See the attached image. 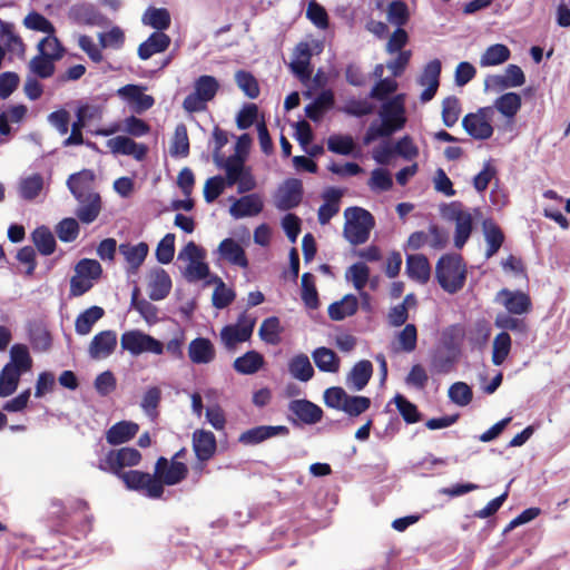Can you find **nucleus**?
Segmentation results:
<instances>
[{
	"instance_id": "7ed1b4c3",
	"label": "nucleus",
	"mask_w": 570,
	"mask_h": 570,
	"mask_svg": "<svg viewBox=\"0 0 570 570\" xmlns=\"http://www.w3.org/2000/svg\"><path fill=\"white\" fill-rule=\"evenodd\" d=\"M344 237L352 245H361L367 242L370 233L375 225L373 215L361 207H348L344 212Z\"/></svg>"
},
{
	"instance_id": "79ce46f5",
	"label": "nucleus",
	"mask_w": 570,
	"mask_h": 570,
	"mask_svg": "<svg viewBox=\"0 0 570 570\" xmlns=\"http://www.w3.org/2000/svg\"><path fill=\"white\" fill-rule=\"evenodd\" d=\"M21 374L13 365L3 366L0 372V397H7L16 392Z\"/></svg>"
},
{
	"instance_id": "6e6552de",
	"label": "nucleus",
	"mask_w": 570,
	"mask_h": 570,
	"mask_svg": "<svg viewBox=\"0 0 570 570\" xmlns=\"http://www.w3.org/2000/svg\"><path fill=\"white\" fill-rule=\"evenodd\" d=\"M119 479L128 490L140 492L150 499H160L165 491L155 473L150 474L139 470H129L120 474Z\"/></svg>"
},
{
	"instance_id": "a211bd4d",
	"label": "nucleus",
	"mask_w": 570,
	"mask_h": 570,
	"mask_svg": "<svg viewBox=\"0 0 570 570\" xmlns=\"http://www.w3.org/2000/svg\"><path fill=\"white\" fill-rule=\"evenodd\" d=\"M95 181V174L91 169H82L78 173L71 174L67 179V187L77 199L82 202V198L89 194H97L92 189Z\"/></svg>"
},
{
	"instance_id": "0e129e2a",
	"label": "nucleus",
	"mask_w": 570,
	"mask_h": 570,
	"mask_svg": "<svg viewBox=\"0 0 570 570\" xmlns=\"http://www.w3.org/2000/svg\"><path fill=\"white\" fill-rule=\"evenodd\" d=\"M80 232L79 224L76 218H63L56 226V234L61 242L71 243L76 240Z\"/></svg>"
},
{
	"instance_id": "412c9836",
	"label": "nucleus",
	"mask_w": 570,
	"mask_h": 570,
	"mask_svg": "<svg viewBox=\"0 0 570 570\" xmlns=\"http://www.w3.org/2000/svg\"><path fill=\"white\" fill-rule=\"evenodd\" d=\"M499 295L503 297V305L509 314L522 315L532 309L531 298L524 292L503 288Z\"/></svg>"
},
{
	"instance_id": "e433bc0d",
	"label": "nucleus",
	"mask_w": 570,
	"mask_h": 570,
	"mask_svg": "<svg viewBox=\"0 0 570 570\" xmlns=\"http://www.w3.org/2000/svg\"><path fill=\"white\" fill-rule=\"evenodd\" d=\"M139 288L135 287L131 293V306L149 324H156L159 321L158 307L145 298H139Z\"/></svg>"
},
{
	"instance_id": "393cba45",
	"label": "nucleus",
	"mask_w": 570,
	"mask_h": 570,
	"mask_svg": "<svg viewBox=\"0 0 570 570\" xmlns=\"http://www.w3.org/2000/svg\"><path fill=\"white\" fill-rule=\"evenodd\" d=\"M373 375V364L368 360L356 362L346 375V385L353 391H362Z\"/></svg>"
},
{
	"instance_id": "1a4fd4ad",
	"label": "nucleus",
	"mask_w": 570,
	"mask_h": 570,
	"mask_svg": "<svg viewBox=\"0 0 570 570\" xmlns=\"http://www.w3.org/2000/svg\"><path fill=\"white\" fill-rule=\"evenodd\" d=\"M120 344L122 350L128 351L135 356L142 353H153L155 355L164 353V344L160 341L138 330L122 333Z\"/></svg>"
},
{
	"instance_id": "bb28decb",
	"label": "nucleus",
	"mask_w": 570,
	"mask_h": 570,
	"mask_svg": "<svg viewBox=\"0 0 570 570\" xmlns=\"http://www.w3.org/2000/svg\"><path fill=\"white\" fill-rule=\"evenodd\" d=\"M342 196V190L334 187H330L323 193L322 197L324 199V204L320 206L317 212V219L321 225L328 224L330 220L337 215L340 212V199Z\"/></svg>"
},
{
	"instance_id": "a878e982",
	"label": "nucleus",
	"mask_w": 570,
	"mask_h": 570,
	"mask_svg": "<svg viewBox=\"0 0 570 570\" xmlns=\"http://www.w3.org/2000/svg\"><path fill=\"white\" fill-rule=\"evenodd\" d=\"M218 253L223 259L234 266L247 268L249 263L245 249L234 238H225L218 245Z\"/></svg>"
},
{
	"instance_id": "f3484780",
	"label": "nucleus",
	"mask_w": 570,
	"mask_h": 570,
	"mask_svg": "<svg viewBox=\"0 0 570 570\" xmlns=\"http://www.w3.org/2000/svg\"><path fill=\"white\" fill-rule=\"evenodd\" d=\"M117 346V334L115 331L106 330L97 333L88 347L91 358H106L114 353Z\"/></svg>"
},
{
	"instance_id": "7c9ffc66",
	"label": "nucleus",
	"mask_w": 570,
	"mask_h": 570,
	"mask_svg": "<svg viewBox=\"0 0 570 570\" xmlns=\"http://www.w3.org/2000/svg\"><path fill=\"white\" fill-rule=\"evenodd\" d=\"M170 46V37L164 32H153L146 41L138 47V57L147 60L155 53L164 52Z\"/></svg>"
},
{
	"instance_id": "e2e57ef3",
	"label": "nucleus",
	"mask_w": 570,
	"mask_h": 570,
	"mask_svg": "<svg viewBox=\"0 0 570 570\" xmlns=\"http://www.w3.org/2000/svg\"><path fill=\"white\" fill-rule=\"evenodd\" d=\"M237 86L244 91V94L255 99L259 96V86L256 78L248 71L238 70L235 75Z\"/></svg>"
},
{
	"instance_id": "20e7f679",
	"label": "nucleus",
	"mask_w": 570,
	"mask_h": 570,
	"mask_svg": "<svg viewBox=\"0 0 570 570\" xmlns=\"http://www.w3.org/2000/svg\"><path fill=\"white\" fill-rule=\"evenodd\" d=\"M220 168L225 169V183L228 187L237 185L239 194L248 193L255 189L256 180L252 168L246 166L243 155L233 154L223 158Z\"/></svg>"
},
{
	"instance_id": "4468645a",
	"label": "nucleus",
	"mask_w": 570,
	"mask_h": 570,
	"mask_svg": "<svg viewBox=\"0 0 570 570\" xmlns=\"http://www.w3.org/2000/svg\"><path fill=\"white\" fill-rule=\"evenodd\" d=\"M289 430L285 425H259L240 433L238 442L243 445H257L271 438L287 435Z\"/></svg>"
},
{
	"instance_id": "13d9d810",
	"label": "nucleus",
	"mask_w": 570,
	"mask_h": 570,
	"mask_svg": "<svg viewBox=\"0 0 570 570\" xmlns=\"http://www.w3.org/2000/svg\"><path fill=\"white\" fill-rule=\"evenodd\" d=\"M394 403L403 420L407 424H413L421 421V413L419 412L417 406L410 402L405 396L396 394L394 396Z\"/></svg>"
},
{
	"instance_id": "c9c22d12",
	"label": "nucleus",
	"mask_w": 570,
	"mask_h": 570,
	"mask_svg": "<svg viewBox=\"0 0 570 570\" xmlns=\"http://www.w3.org/2000/svg\"><path fill=\"white\" fill-rule=\"evenodd\" d=\"M119 252L132 269H138L145 262L149 247L145 242H140L137 245L127 243L120 244Z\"/></svg>"
},
{
	"instance_id": "2f4dec72",
	"label": "nucleus",
	"mask_w": 570,
	"mask_h": 570,
	"mask_svg": "<svg viewBox=\"0 0 570 570\" xmlns=\"http://www.w3.org/2000/svg\"><path fill=\"white\" fill-rule=\"evenodd\" d=\"M79 207L76 210L77 218L83 224H91L97 219L101 212V197L99 194H89L82 202H78Z\"/></svg>"
},
{
	"instance_id": "bf43d9fd",
	"label": "nucleus",
	"mask_w": 570,
	"mask_h": 570,
	"mask_svg": "<svg viewBox=\"0 0 570 570\" xmlns=\"http://www.w3.org/2000/svg\"><path fill=\"white\" fill-rule=\"evenodd\" d=\"M461 105L455 96H449L442 101V121L446 127H453L460 117Z\"/></svg>"
},
{
	"instance_id": "8fccbe9b",
	"label": "nucleus",
	"mask_w": 570,
	"mask_h": 570,
	"mask_svg": "<svg viewBox=\"0 0 570 570\" xmlns=\"http://www.w3.org/2000/svg\"><path fill=\"white\" fill-rule=\"evenodd\" d=\"M43 189V178L40 174H32L19 184V194L26 200H33Z\"/></svg>"
},
{
	"instance_id": "a19ab883",
	"label": "nucleus",
	"mask_w": 570,
	"mask_h": 570,
	"mask_svg": "<svg viewBox=\"0 0 570 570\" xmlns=\"http://www.w3.org/2000/svg\"><path fill=\"white\" fill-rule=\"evenodd\" d=\"M484 236L487 240V252L485 256L488 258L495 255L499 249L501 248L503 242H504V234L502 229L492 222H484Z\"/></svg>"
},
{
	"instance_id": "338daca9",
	"label": "nucleus",
	"mask_w": 570,
	"mask_h": 570,
	"mask_svg": "<svg viewBox=\"0 0 570 570\" xmlns=\"http://www.w3.org/2000/svg\"><path fill=\"white\" fill-rule=\"evenodd\" d=\"M371 406V399L363 395H347L342 412L350 416H358Z\"/></svg>"
},
{
	"instance_id": "c85d7f7f",
	"label": "nucleus",
	"mask_w": 570,
	"mask_h": 570,
	"mask_svg": "<svg viewBox=\"0 0 570 570\" xmlns=\"http://www.w3.org/2000/svg\"><path fill=\"white\" fill-rule=\"evenodd\" d=\"M431 264L423 254L407 255L406 274L420 284H426L431 278Z\"/></svg>"
},
{
	"instance_id": "39448f33",
	"label": "nucleus",
	"mask_w": 570,
	"mask_h": 570,
	"mask_svg": "<svg viewBox=\"0 0 570 570\" xmlns=\"http://www.w3.org/2000/svg\"><path fill=\"white\" fill-rule=\"evenodd\" d=\"M219 82L214 76L203 75L194 82V91L185 97L183 107L188 112H199L206 109L219 90Z\"/></svg>"
},
{
	"instance_id": "2eb2a0df",
	"label": "nucleus",
	"mask_w": 570,
	"mask_h": 570,
	"mask_svg": "<svg viewBox=\"0 0 570 570\" xmlns=\"http://www.w3.org/2000/svg\"><path fill=\"white\" fill-rule=\"evenodd\" d=\"M441 61L439 59L431 60L423 69L419 78L421 86H426L422 91L420 99L422 102L432 100L440 86Z\"/></svg>"
},
{
	"instance_id": "4be33fe9",
	"label": "nucleus",
	"mask_w": 570,
	"mask_h": 570,
	"mask_svg": "<svg viewBox=\"0 0 570 570\" xmlns=\"http://www.w3.org/2000/svg\"><path fill=\"white\" fill-rule=\"evenodd\" d=\"M114 154L132 156L137 160H142L147 155V147L144 144H137L127 136H117L107 142Z\"/></svg>"
},
{
	"instance_id": "58836bf2",
	"label": "nucleus",
	"mask_w": 570,
	"mask_h": 570,
	"mask_svg": "<svg viewBox=\"0 0 570 570\" xmlns=\"http://www.w3.org/2000/svg\"><path fill=\"white\" fill-rule=\"evenodd\" d=\"M105 314V311L100 306H91L80 313L75 322V330L79 335H87L91 332L92 326L98 322Z\"/></svg>"
},
{
	"instance_id": "0eeeda50",
	"label": "nucleus",
	"mask_w": 570,
	"mask_h": 570,
	"mask_svg": "<svg viewBox=\"0 0 570 570\" xmlns=\"http://www.w3.org/2000/svg\"><path fill=\"white\" fill-rule=\"evenodd\" d=\"M443 216L455 223L454 245L462 248L473 230V218L461 202H452L442 210Z\"/></svg>"
},
{
	"instance_id": "052dcab7",
	"label": "nucleus",
	"mask_w": 570,
	"mask_h": 570,
	"mask_svg": "<svg viewBox=\"0 0 570 570\" xmlns=\"http://www.w3.org/2000/svg\"><path fill=\"white\" fill-rule=\"evenodd\" d=\"M355 142L350 135H332L327 139V149L337 155H351Z\"/></svg>"
},
{
	"instance_id": "f704fd0d",
	"label": "nucleus",
	"mask_w": 570,
	"mask_h": 570,
	"mask_svg": "<svg viewBox=\"0 0 570 570\" xmlns=\"http://www.w3.org/2000/svg\"><path fill=\"white\" fill-rule=\"evenodd\" d=\"M522 106L521 96L517 92H505L494 101L493 110L497 109L507 119L512 120Z\"/></svg>"
},
{
	"instance_id": "864d4df0",
	"label": "nucleus",
	"mask_w": 570,
	"mask_h": 570,
	"mask_svg": "<svg viewBox=\"0 0 570 570\" xmlns=\"http://www.w3.org/2000/svg\"><path fill=\"white\" fill-rule=\"evenodd\" d=\"M510 49L502 43H495L487 48L481 57L482 66H497L505 62L510 58Z\"/></svg>"
},
{
	"instance_id": "603ef678",
	"label": "nucleus",
	"mask_w": 570,
	"mask_h": 570,
	"mask_svg": "<svg viewBox=\"0 0 570 570\" xmlns=\"http://www.w3.org/2000/svg\"><path fill=\"white\" fill-rule=\"evenodd\" d=\"M511 336L508 332H500L493 340L492 363L497 366L503 364L511 351Z\"/></svg>"
},
{
	"instance_id": "37998d69",
	"label": "nucleus",
	"mask_w": 570,
	"mask_h": 570,
	"mask_svg": "<svg viewBox=\"0 0 570 570\" xmlns=\"http://www.w3.org/2000/svg\"><path fill=\"white\" fill-rule=\"evenodd\" d=\"M32 240L41 255L49 256L56 250V239L50 229L41 226L32 233Z\"/></svg>"
},
{
	"instance_id": "3c124183",
	"label": "nucleus",
	"mask_w": 570,
	"mask_h": 570,
	"mask_svg": "<svg viewBox=\"0 0 570 570\" xmlns=\"http://www.w3.org/2000/svg\"><path fill=\"white\" fill-rule=\"evenodd\" d=\"M302 301L311 309H316L320 306L315 276L312 273H304L302 276Z\"/></svg>"
},
{
	"instance_id": "c756f323",
	"label": "nucleus",
	"mask_w": 570,
	"mask_h": 570,
	"mask_svg": "<svg viewBox=\"0 0 570 570\" xmlns=\"http://www.w3.org/2000/svg\"><path fill=\"white\" fill-rule=\"evenodd\" d=\"M139 426L135 422L120 421L106 432V440L110 445H118L130 441L138 433Z\"/></svg>"
},
{
	"instance_id": "dca6fc26",
	"label": "nucleus",
	"mask_w": 570,
	"mask_h": 570,
	"mask_svg": "<svg viewBox=\"0 0 570 570\" xmlns=\"http://www.w3.org/2000/svg\"><path fill=\"white\" fill-rule=\"evenodd\" d=\"M193 450L197 461L202 463L208 462L217 450V441L214 433L203 429L194 431Z\"/></svg>"
},
{
	"instance_id": "a18cd8bd",
	"label": "nucleus",
	"mask_w": 570,
	"mask_h": 570,
	"mask_svg": "<svg viewBox=\"0 0 570 570\" xmlns=\"http://www.w3.org/2000/svg\"><path fill=\"white\" fill-rule=\"evenodd\" d=\"M281 322L276 316L264 320L258 332L261 340L271 345L281 343Z\"/></svg>"
},
{
	"instance_id": "f257e3e1",
	"label": "nucleus",
	"mask_w": 570,
	"mask_h": 570,
	"mask_svg": "<svg viewBox=\"0 0 570 570\" xmlns=\"http://www.w3.org/2000/svg\"><path fill=\"white\" fill-rule=\"evenodd\" d=\"M435 281L448 294H456L464 286L468 268L460 254H443L435 264Z\"/></svg>"
},
{
	"instance_id": "6e6d98bb",
	"label": "nucleus",
	"mask_w": 570,
	"mask_h": 570,
	"mask_svg": "<svg viewBox=\"0 0 570 570\" xmlns=\"http://www.w3.org/2000/svg\"><path fill=\"white\" fill-rule=\"evenodd\" d=\"M387 20L392 24L403 28L410 20L407 4L402 0H394L387 7Z\"/></svg>"
},
{
	"instance_id": "cd10ccee",
	"label": "nucleus",
	"mask_w": 570,
	"mask_h": 570,
	"mask_svg": "<svg viewBox=\"0 0 570 570\" xmlns=\"http://www.w3.org/2000/svg\"><path fill=\"white\" fill-rule=\"evenodd\" d=\"M215 356L216 351L209 338L196 337L188 345V357L194 364H208Z\"/></svg>"
},
{
	"instance_id": "ea45409f",
	"label": "nucleus",
	"mask_w": 570,
	"mask_h": 570,
	"mask_svg": "<svg viewBox=\"0 0 570 570\" xmlns=\"http://www.w3.org/2000/svg\"><path fill=\"white\" fill-rule=\"evenodd\" d=\"M291 375L302 382H307L314 376V368L306 354L295 355L288 363Z\"/></svg>"
},
{
	"instance_id": "aec40b11",
	"label": "nucleus",
	"mask_w": 570,
	"mask_h": 570,
	"mask_svg": "<svg viewBox=\"0 0 570 570\" xmlns=\"http://www.w3.org/2000/svg\"><path fill=\"white\" fill-rule=\"evenodd\" d=\"M312 50L309 43L302 41L296 45L293 51V60L289 65L292 71L301 79L307 80L311 78Z\"/></svg>"
},
{
	"instance_id": "b1692460",
	"label": "nucleus",
	"mask_w": 570,
	"mask_h": 570,
	"mask_svg": "<svg viewBox=\"0 0 570 570\" xmlns=\"http://www.w3.org/2000/svg\"><path fill=\"white\" fill-rule=\"evenodd\" d=\"M288 409L305 424H316L323 417V410L305 399L291 401Z\"/></svg>"
},
{
	"instance_id": "473e14b6",
	"label": "nucleus",
	"mask_w": 570,
	"mask_h": 570,
	"mask_svg": "<svg viewBox=\"0 0 570 570\" xmlns=\"http://www.w3.org/2000/svg\"><path fill=\"white\" fill-rule=\"evenodd\" d=\"M312 357L315 365L322 372L337 373L341 366V358L328 347H317L313 351Z\"/></svg>"
},
{
	"instance_id": "5fc2aeb1",
	"label": "nucleus",
	"mask_w": 570,
	"mask_h": 570,
	"mask_svg": "<svg viewBox=\"0 0 570 570\" xmlns=\"http://www.w3.org/2000/svg\"><path fill=\"white\" fill-rule=\"evenodd\" d=\"M11 362L7 365H13L20 373L28 372L32 366V358L29 354V350L23 344H14L10 350Z\"/></svg>"
},
{
	"instance_id": "680f3d73",
	"label": "nucleus",
	"mask_w": 570,
	"mask_h": 570,
	"mask_svg": "<svg viewBox=\"0 0 570 570\" xmlns=\"http://www.w3.org/2000/svg\"><path fill=\"white\" fill-rule=\"evenodd\" d=\"M160 401L161 390L158 386H150L144 393L140 406L148 416L156 417L158 415Z\"/></svg>"
},
{
	"instance_id": "72a5a7b5",
	"label": "nucleus",
	"mask_w": 570,
	"mask_h": 570,
	"mask_svg": "<svg viewBox=\"0 0 570 570\" xmlns=\"http://www.w3.org/2000/svg\"><path fill=\"white\" fill-rule=\"evenodd\" d=\"M358 308V299L353 294L345 295L341 301L334 302L328 306L327 313L331 320L342 321L353 316Z\"/></svg>"
},
{
	"instance_id": "9d476101",
	"label": "nucleus",
	"mask_w": 570,
	"mask_h": 570,
	"mask_svg": "<svg viewBox=\"0 0 570 570\" xmlns=\"http://www.w3.org/2000/svg\"><path fill=\"white\" fill-rule=\"evenodd\" d=\"M493 107L479 108L476 112H470L462 119L463 129L476 140H485L492 137Z\"/></svg>"
},
{
	"instance_id": "5701e85b",
	"label": "nucleus",
	"mask_w": 570,
	"mask_h": 570,
	"mask_svg": "<svg viewBox=\"0 0 570 570\" xmlns=\"http://www.w3.org/2000/svg\"><path fill=\"white\" fill-rule=\"evenodd\" d=\"M264 204L258 194H249L236 199L229 208L235 218L253 217L263 210Z\"/></svg>"
},
{
	"instance_id": "774afa93",
	"label": "nucleus",
	"mask_w": 570,
	"mask_h": 570,
	"mask_svg": "<svg viewBox=\"0 0 570 570\" xmlns=\"http://www.w3.org/2000/svg\"><path fill=\"white\" fill-rule=\"evenodd\" d=\"M29 68L36 76L42 79L51 77L55 72L53 60L42 53H39L30 60Z\"/></svg>"
},
{
	"instance_id": "f8f14e48",
	"label": "nucleus",
	"mask_w": 570,
	"mask_h": 570,
	"mask_svg": "<svg viewBox=\"0 0 570 570\" xmlns=\"http://www.w3.org/2000/svg\"><path fill=\"white\" fill-rule=\"evenodd\" d=\"M154 472L164 488V485H175L184 481L188 474V466L183 462L168 461L165 456H159Z\"/></svg>"
},
{
	"instance_id": "69168bd1",
	"label": "nucleus",
	"mask_w": 570,
	"mask_h": 570,
	"mask_svg": "<svg viewBox=\"0 0 570 570\" xmlns=\"http://www.w3.org/2000/svg\"><path fill=\"white\" fill-rule=\"evenodd\" d=\"M306 17L318 29L325 30L330 26L328 14L325 8L315 0L308 2Z\"/></svg>"
},
{
	"instance_id": "6ab92c4d",
	"label": "nucleus",
	"mask_w": 570,
	"mask_h": 570,
	"mask_svg": "<svg viewBox=\"0 0 570 570\" xmlns=\"http://www.w3.org/2000/svg\"><path fill=\"white\" fill-rule=\"evenodd\" d=\"M173 287L169 274L164 268L150 271L148 276V296L151 301L165 299Z\"/></svg>"
},
{
	"instance_id": "9b49d317",
	"label": "nucleus",
	"mask_w": 570,
	"mask_h": 570,
	"mask_svg": "<svg viewBox=\"0 0 570 570\" xmlns=\"http://www.w3.org/2000/svg\"><path fill=\"white\" fill-rule=\"evenodd\" d=\"M255 326V318L243 314L237 324L226 325L220 331V340L228 351L235 350L238 343L248 341L252 337Z\"/></svg>"
},
{
	"instance_id": "423d86ee",
	"label": "nucleus",
	"mask_w": 570,
	"mask_h": 570,
	"mask_svg": "<svg viewBox=\"0 0 570 570\" xmlns=\"http://www.w3.org/2000/svg\"><path fill=\"white\" fill-rule=\"evenodd\" d=\"M141 461V453L134 448H120L118 450H109L106 455L99 460L98 469L117 475L124 474L125 468L136 466Z\"/></svg>"
},
{
	"instance_id": "f03ea898",
	"label": "nucleus",
	"mask_w": 570,
	"mask_h": 570,
	"mask_svg": "<svg viewBox=\"0 0 570 570\" xmlns=\"http://www.w3.org/2000/svg\"><path fill=\"white\" fill-rule=\"evenodd\" d=\"M404 112L405 109L403 102L400 101L399 98H394L383 104L380 110L382 122H372L370 125L363 137L364 145H370L379 137H389L395 131L402 129L406 121Z\"/></svg>"
},
{
	"instance_id": "49530a36",
	"label": "nucleus",
	"mask_w": 570,
	"mask_h": 570,
	"mask_svg": "<svg viewBox=\"0 0 570 570\" xmlns=\"http://www.w3.org/2000/svg\"><path fill=\"white\" fill-rule=\"evenodd\" d=\"M494 325L502 332L511 331L513 333L527 336L529 325L524 318L513 317L510 314H499L495 317Z\"/></svg>"
},
{
	"instance_id": "4c0bfd02",
	"label": "nucleus",
	"mask_w": 570,
	"mask_h": 570,
	"mask_svg": "<svg viewBox=\"0 0 570 570\" xmlns=\"http://www.w3.org/2000/svg\"><path fill=\"white\" fill-rule=\"evenodd\" d=\"M264 365V357L256 351H248L234 361V370L240 374H254Z\"/></svg>"
},
{
	"instance_id": "4d7b16f0",
	"label": "nucleus",
	"mask_w": 570,
	"mask_h": 570,
	"mask_svg": "<svg viewBox=\"0 0 570 570\" xmlns=\"http://www.w3.org/2000/svg\"><path fill=\"white\" fill-rule=\"evenodd\" d=\"M214 282L217 284L213 292L212 302L216 308H225L229 306L235 299V292L228 288L220 277L215 276Z\"/></svg>"
},
{
	"instance_id": "c03bdc74",
	"label": "nucleus",
	"mask_w": 570,
	"mask_h": 570,
	"mask_svg": "<svg viewBox=\"0 0 570 570\" xmlns=\"http://www.w3.org/2000/svg\"><path fill=\"white\" fill-rule=\"evenodd\" d=\"M142 22L161 32L169 28L171 20L167 9L149 8L142 17Z\"/></svg>"
},
{
	"instance_id": "09e8293b",
	"label": "nucleus",
	"mask_w": 570,
	"mask_h": 570,
	"mask_svg": "<svg viewBox=\"0 0 570 570\" xmlns=\"http://www.w3.org/2000/svg\"><path fill=\"white\" fill-rule=\"evenodd\" d=\"M494 83L500 88L520 87L525 82L522 69L517 65H509L503 76H495Z\"/></svg>"
},
{
	"instance_id": "de8ad7c7",
	"label": "nucleus",
	"mask_w": 570,
	"mask_h": 570,
	"mask_svg": "<svg viewBox=\"0 0 570 570\" xmlns=\"http://www.w3.org/2000/svg\"><path fill=\"white\" fill-rule=\"evenodd\" d=\"M170 155L173 157L185 158L189 155V138L187 127L179 124L175 128L173 141L170 145Z\"/></svg>"
},
{
	"instance_id": "ddd939ff",
	"label": "nucleus",
	"mask_w": 570,
	"mask_h": 570,
	"mask_svg": "<svg viewBox=\"0 0 570 570\" xmlns=\"http://www.w3.org/2000/svg\"><path fill=\"white\" fill-rule=\"evenodd\" d=\"M303 184L297 178H288L277 189L274 205L278 210L286 212L296 208L303 199Z\"/></svg>"
}]
</instances>
